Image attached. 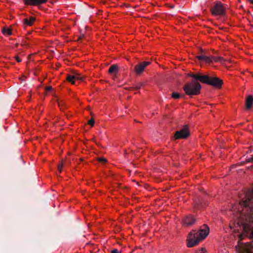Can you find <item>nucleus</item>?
<instances>
[{"instance_id":"1","label":"nucleus","mask_w":253,"mask_h":253,"mask_svg":"<svg viewBox=\"0 0 253 253\" xmlns=\"http://www.w3.org/2000/svg\"><path fill=\"white\" fill-rule=\"evenodd\" d=\"M188 76L193 78L194 80L186 83L183 87V90L186 95L192 96L199 95L201 92V85L197 82L199 81L202 83L211 85L215 88H221L223 84L222 80L216 77L210 76L209 75H202L200 73H190Z\"/></svg>"},{"instance_id":"2","label":"nucleus","mask_w":253,"mask_h":253,"mask_svg":"<svg viewBox=\"0 0 253 253\" xmlns=\"http://www.w3.org/2000/svg\"><path fill=\"white\" fill-rule=\"evenodd\" d=\"M210 229L206 224H204L198 232L193 230L188 235L187 239L188 247L191 248L204 240L209 234Z\"/></svg>"},{"instance_id":"3","label":"nucleus","mask_w":253,"mask_h":253,"mask_svg":"<svg viewBox=\"0 0 253 253\" xmlns=\"http://www.w3.org/2000/svg\"><path fill=\"white\" fill-rule=\"evenodd\" d=\"M189 136V127L187 125H184L180 130L175 131L174 134L175 139H186Z\"/></svg>"},{"instance_id":"4","label":"nucleus","mask_w":253,"mask_h":253,"mask_svg":"<svg viewBox=\"0 0 253 253\" xmlns=\"http://www.w3.org/2000/svg\"><path fill=\"white\" fill-rule=\"evenodd\" d=\"M151 62L143 61L136 65L134 67V72L136 75L140 76L142 74L147 66L150 65Z\"/></svg>"},{"instance_id":"5","label":"nucleus","mask_w":253,"mask_h":253,"mask_svg":"<svg viewBox=\"0 0 253 253\" xmlns=\"http://www.w3.org/2000/svg\"><path fill=\"white\" fill-rule=\"evenodd\" d=\"M211 12L213 15H224L225 14V8L221 2H219L211 9Z\"/></svg>"},{"instance_id":"6","label":"nucleus","mask_w":253,"mask_h":253,"mask_svg":"<svg viewBox=\"0 0 253 253\" xmlns=\"http://www.w3.org/2000/svg\"><path fill=\"white\" fill-rule=\"evenodd\" d=\"M196 219L192 215L185 216L182 220L183 225L188 226L193 225L195 222Z\"/></svg>"},{"instance_id":"7","label":"nucleus","mask_w":253,"mask_h":253,"mask_svg":"<svg viewBox=\"0 0 253 253\" xmlns=\"http://www.w3.org/2000/svg\"><path fill=\"white\" fill-rule=\"evenodd\" d=\"M27 5L37 6L46 2L48 0H23Z\"/></svg>"},{"instance_id":"8","label":"nucleus","mask_w":253,"mask_h":253,"mask_svg":"<svg viewBox=\"0 0 253 253\" xmlns=\"http://www.w3.org/2000/svg\"><path fill=\"white\" fill-rule=\"evenodd\" d=\"M243 232L250 235L252 231L253 230V227H252L249 223H244L242 224Z\"/></svg>"},{"instance_id":"9","label":"nucleus","mask_w":253,"mask_h":253,"mask_svg":"<svg viewBox=\"0 0 253 253\" xmlns=\"http://www.w3.org/2000/svg\"><path fill=\"white\" fill-rule=\"evenodd\" d=\"M246 108L247 110H250L253 105V97L252 95H249L246 99Z\"/></svg>"},{"instance_id":"10","label":"nucleus","mask_w":253,"mask_h":253,"mask_svg":"<svg viewBox=\"0 0 253 253\" xmlns=\"http://www.w3.org/2000/svg\"><path fill=\"white\" fill-rule=\"evenodd\" d=\"M196 58L200 61H204L207 63H210L212 62V56H207L205 55H198Z\"/></svg>"},{"instance_id":"11","label":"nucleus","mask_w":253,"mask_h":253,"mask_svg":"<svg viewBox=\"0 0 253 253\" xmlns=\"http://www.w3.org/2000/svg\"><path fill=\"white\" fill-rule=\"evenodd\" d=\"M118 70L119 68L118 65L117 64H113L109 68L108 73L110 74H117L118 73Z\"/></svg>"},{"instance_id":"12","label":"nucleus","mask_w":253,"mask_h":253,"mask_svg":"<svg viewBox=\"0 0 253 253\" xmlns=\"http://www.w3.org/2000/svg\"><path fill=\"white\" fill-rule=\"evenodd\" d=\"M36 18L34 17H30L29 19L25 18L23 20L24 24H26L29 26L33 25L34 22H35Z\"/></svg>"},{"instance_id":"13","label":"nucleus","mask_w":253,"mask_h":253,"mask_svg":"<svg viewBox=\"0 0 253 253\" xmlns=\"http://www.w3.org/2000/svg\"><path fill=\"white\" fill-rule=\"evenodd\" d=\"M211 60H212V62L214 61L215 62H221V63H223V62H225L226 61L225 59H223V58H222L221 56L215 57V56H212Z\"/></svg>"},{"instance_id":"14","label":"nucleus","mask_w":253,"mask_h":253,"mask_svg":"<svg viewBox=\"0 0 253 253\" xmlns=\"http://www.w3.org/2000/svg\"><path fill=\"white\" fill-rule=\"evenodd\" d=\"M251 201V199L249 197H246L245 199H243L240 202V204L245 207L248 206L249 202Z\"/></svg>"},{"instance_id":"15","label":"nucleus","mask_w":253,"mask_h":253,"mask_svg":"<svg viewBox=\"0 0 253 253\" xmlns=\"http://www.w3.org/2000/svg\"><path fill=\"white\" fill-rule=\"evenodd\" d=\"M66 80L68 82L71 83L72 84H75V79L74 76L73 75H68L66 77Z\"/></svg>"},{"instance_id":"16","label":"nucleus","mask_w":253,"mask_h":253,"mask_svg":"<svg viewBox=\"0 0 253 253\" xmlns=\"http://www.w3.org/2000/svg\"><path fill=\"white\" fill-rule=\"evenodd\" d=\"M2 33L4 35L10 36L12 34L11 30L9 28H3L2 30Z\"/></svg>"},{"instance_id":"17","label":"nucleus","mask_w":253,"mask_h":253,"mask_svg":"<svg viewBox=\"0 0 253 253\" xmlns=\"http://www.w3.org/2000/svg\"><path fill=\"white\" fill-rule=\"evenodd\" d=\"M238 236H239L238 244H240V242L242 240H243L245 237H249V235H248L245 233L243 232L242 233L239 234Z\"/></svg>"},{"instance_id":"18","label":"nucleus","mask_w":253,"mask_h":253,"mask_svg":"<svg viewBox=\"0 0 253 253\" xmlns=\"http://www.w3.org/2000/svg\"><path fill=\"white\" fill-rule=\"evenodd\" d=\"M171 96L175 99H179L181 97L180 94L176 92H173L171 94Z\"/></svg>"},{"instance_id":"19","label":"nucleus","mask_w":253,"mask_h":253,"mask_svg":"<svg viewBox=\"0 0 253 253\" xmlns=\"http://www.w3.org/2000/svg\"><path fill=\"white\" fill-rule=\"evenodd\" d=\"M64 164L66 165V163L65 161H64L63 160H62L61 163H60V164H59L58 165V166L57 168H58V170H59V171L60 172H61V171H62V168H63V166L64 165Z\"/></svg>"},{"instance_id":"20","label":"nucleus","mask_w":253,"mask_h":253,"mask_svg":"<svg viewBox=\"0 0 253 253\" xmlns=\"http://www.w3.org/2000/svg\"><path fill=\"white\" fill-rule=\"evenodd\" d=\"M143 85V83H139L136 85H135L134 87V89H139L141 86Z\"/></svg>"},{"instance_id":"21","label":"nucleus","mask_w":253,"mask_h":253,"mask_svg":"<svg viewBox=\"0 0 253 253\" xmlns=\"http://www.w3.org/2000/svg\"><path fill=\"white\" fill-rule=\"evenodd\" d=\"M97 160L100 162V163H106L107 162V160L106 159L104 158H98L97 159Z\"/></svg>"},{"instance_id":"22","label":"nucleus","mask_w":253,"mask_h":253,"mask_svg":"<svg viewBox=\"0 0 253 253\" xmlns=\"http://www.w3.org/2000/svg\"><path fill=\"white\" fill-rule=\"evenodd\" d=\"M87 124L93 126L94 125V120L93 118H91L87 122Z\"/></svg>"},{"instance_id":"23","label":"nucleus","mask_w":253,"mask_h":253,"mask_svg":"<svg viewBox=\"0 0 253 253\" xmlns=\"http://www.w3.org/2000/svg\"><path fill=\"white\" fill-rule=\"evenodd\" d=\"M73 76H74L75 80H82L83 79V77H80V75L78 74L74 75Z\"/></svg>"},{"instance_id":"24","label":"nucleus","mask_w":253,"mask_h":253,"mask_svg":"<svg viewBox=\"0 0 253 253\" xmlns=\"http://www.w3.org/2000/svg\"><path fill=\"white\" fill-rule=\"evenodd\" d=\"M206 250L205 248H201V250H199L196 251L195 253H206Z\"/></svg>"},{"instance_id":"25","label":"nucleus","mask_w":253,"mask_h":253,"mask_svg":"<svg viewBox=\"0 0 253 253\" xmlns=\"http://www.w3.org/2000/svg\"><path fill=\"white\" fill-rule=\"evenodd\" d=\"M241 253H253V252L249 249H245Z\"/></svg>"},{"instance_id":"26","label":"nucleus","mask_w":253,"mask_h":253,"mask_svg":"<svg viewBox=\"0 0 253 253\" xmlns=\"http://www.w3.org/2000/svg\"><path fill=\"white\" fill-rule=\"evenodd\" d=\"M15 60L18 62H20L21 61V59H20V58L18 56H16L15 57Z\"/></svg>"},{"instance_id":"27","label":"nucleus","mask_w":253,"mask_h":253,"mask_svg":"<svg viewBox=\"0 0 253 253\" xmlns=\"http://www.w3.org/2000/svg\"><path fill=\"white\" fill-rule=\"evenodd\" d=\"M124 88L126 90H132L133 89H134L133 86L129 87H125Z\"/></svg>"},{"instance_id":"28","label":"nucleus","mask_w":253,"mask_h":253,"mask_svg":"<svg viewBox=\"0 0 253 253\" xmlns=\"http://www.w3.org/2000/svg\"><path fill=\"white\" fill-rule=\"evenodd\" d=\"M45 89L47 91H49V90H51L52 89V86H46Z\"/></svg>"},{"instance_id":"29","label":"nucleus","mask_w":253,"mask_h":253,"mask_svg":"<svg viewBox=\"0 0 253 253\" xmlns=\"http://www.w3.org/2000/svg\"><path fill=\"white\" fill-rule=\"evenodd\" d=\"M26 77L25 76H22L21 77L19 78V79L22 81H24L26 80Z\"/></svg>"},{"instance_id":"30","label":"nucleus","mask_w":253,"mask_h":253,"mask_svg":"<svg viewBox=\"0 0 253 253\" xmlns=\"http://www.w3.org/2000/svg\"><path fill=\"white\" fill-rule=\"evenodd\" d=\"M249 238L251 239H253V230L252 231V232L249 236Z\"/></svg>"},{"instance_id":"31","label":"nucleus","mask_w":253,"mask_h":253,"mask_svg":"<svg viewBox=\"0 0 253 253\" xmlns=\"http://www.w3.org/2000/svg\"><path fill=\"white\" fill-rule=\"evenodd\" d=\"M111 253H119L118 250L117 249L113 250L111 251Z\"/></svg>"},{"instance_id":"32","label":"nucleus","mask_w":253,"mask_h":253,"mask_svg":"<svg viewBox=\"0 0 253 253\" xmlns=\"http://www.w3.org/2000/svg\"><path fill=\"white\" fill-rule=\"evenodd\" d=\"M84 35H82V36H81L77 40L78 41H79V40H81L83 37H84Z\"/></svg>"},{"instance_id":"33","label":"nucleus","mask_w":253,"mask_h":253,"mask_svg":"<svg viewBox=\"0 0 253 253\" xmlns=\"http://www.w3.org/2000/svg\"><path fill=\"white\" fill-rule=\"evenodd\" d=\"M251 3L253 4V0H248Z\"/></svg>"},{"instance_id":"34","label":"nucleus","mask_w":253,"mask_h":253,"mask_svg":"<svg viewBox=\"0 0 253 253\" xmlns=\"http://www.w3.org/2000/svg\"><path fill=\"white\" fill-rule=\"evenodd\" d=\"M200 50L202 52H204L203 50L201 48H200Z\"/></svg>"},{"instance_id":"35","label":"nucleus","mask_w":253,"mask_h":253,"mask_svg":"<svg viewBox=\"0 0 253 253\" xmlns=\"http://www.w3.org/2000/svg\"><path fill=\"white\" fill-rule=\"evenodd\" d=\"M124 152H125V154H127L126 150H125L124 151Z\"/></svg>"},{"instance_id":"36","label":"nucleus","mask_w":253,"mask_h":253,"mask_svg":"<svg viewBox=\"0 0 253 253\" xmlns=\"http://www.w3.org/2000/svg\"><path fill=\"white\" fill-rule=\"evenodd\" d=\"M250 161L253 162V157L251 158V160H250Z\"/></svg>"},{"instance_id":"37","label":"nucleus","mask_w":253,"mask_h":253,"mask_svg":"<svg viewBox=\"0 0 253 253\" xmlns=\"http://www.w3.org/2000/svg\"><path fill=\"white\" fill-rule=\"evenodd\" d=\"M61 102H58V105L60 106Z\"/></svg>"},{"instance_id":"38","label":"nucleus","mask_w":253,"mask_h":253,"mask_svg":"<svg viewBox=\"0 0 253 253\" xmlns=\"http://www.w3.org/2000/svg\"><path fill=\"white\" fill-rule=\"evenodd\" d=\"M70 163H71V162H69L68 163V164H67V165H69L70 164Z\"/></svg>"},{"instance_id":"39","label":"nucleus","mask_w":253,"mask_h":253,"mask_svg":"<svg viewBox=\"0 0 253 253\" xmlns=\"http://www.w3.org/2000/svg\"><path fill=\"white\" fill-rule=\"evenodd\" d=\"M80 160L81 161H83V160H82V158H81V159H80Z\"/></svg>"}]
</instances>
